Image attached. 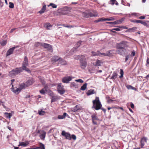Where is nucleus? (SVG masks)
<instances>
[{
  "label": "nucleus",
  "mask_w": 149,
  "mask_h": 149,
  "mask_svg": "<svg viewBox=\"0 0 149 149\" xmlns=\"http://www.w3.org/2000/svg\"><path fill=\"white\" fill-rule=\"evenodd\" d=\"M127 42L126 41H122L117 44L116 47L118 49L117 52L118 54L120 55H122V54H125L126 51L125 48H127L129 47L127 45Z\"/></svg>",
  "instance_id": "1"
},
{
  "label": "nucleus",
  "mask_w": 149,
  "mask_h": 149,
  "mask_svg": "<svg viewBox=\"0 0 149 149\" xmlns=\"http://www.w3.org/2000/svg\"><path fill=\"white\" fill-rule=\"evenodd\" d=\"M93 105L92 107V109H94L96 110L101 109L102 105L98 97H96L95 99L92 101Z\"/></svg>",
  "instance_id": "2"
},
{
  "label": "nucleus",
  "mask_w": 149,
  "mask_h": 149,
  "mask_svg": "<svg viewBox=\"0 0 149 149\" xmlns=\"http://www.w3.org/2000/svg\"><path fill=\"white\" fill-rule=\"evenodd\" d=\"M87 63L85 56L84 55H81V58L80 59V67L82 69H85L86 67Z\"/></svg>",
  "instance_id": "3"
},
{
  "label": "nucleus",
  "mask_w": 149,
  "mask_h": 149,
  "mask_svg": "<svg viewBox=\"0 0 149 149\" xmlns=\"http://www.w3.org/2000/svg\"><path fill=\"white\" fill-rule=\"evenodd\" d=\"M23 70L22 67L16 68L15 69H13L10 71L9 72V74L11 77L15 76L20 74Z\"/></svg>",
  "instance_id": "4"
},
{
  "label": "nucleus",
  "mask_w": 149,
  "mask_h": 149,
  "mask_svg": "<svg viewBox=\"0 0 149 149\" xmlns=\"http://www.w3.org/2000/svg\"><path fill=\"white\" fill-rule=\"evenodd\" d=\"M28 62H26L24 61L22 64V69L23 70H25L28 72L30 73L31 72V70L27 68V66L28 65Z\"/></svg>",
  "instance_id": "5"
},
{
  "label": "nucleus",
  "mask_w": 149,
  "mask_h": 149,
  "mask_svg": "<svg viewBox=\"0 0 149 149\" xmlns=\"http://www.w3.org/2000/svg\"><path fill=\"white\" fill-rule=\"evenodd\" d=\"M61 84H59L57 87V91L61 95H62L64 94L65 90L63 88V86L61 85Z\"/></svg>",
  "instance_id": "6"
},
{
  "label": "nucleus",
  "mask_w": 149,
  "mask_h": 149,
  "mask_svg": "<svg viewBox=\"0 0 149 149\" xmlns=\"http://www.w3.org/2000/svg\"><path fill=\"white\" fill-rule=\"evenodd\" d=\"M72 79V76L65 77H63L62 80V82L65 83H68Z\"/></svg>",
  "instance_id": "7"
},
{
  "label": "nucleus",
  "mask_w": 149,
  "mask_h": 149,
  "mask_svg": "<svg viewBox=\"0 0 149 149\" xmlns=\"http://www.w3.org/2000/svg\"><path fill=\"white\" fill-rule=\"evenodd\" d=\"M61 135L65 137V139L68 140H71V137L70 134L66 133L65 131H63L61 133Z\"/></svg>",
  "instance_id": "8"
},
{
  "label": "nucleus",
  "mask_w": 149,
  "mask_h": 149,
  "mask_svg": "<svg viewBox=\"0 0 149 149\" xmlns=\"http://www.w3.org/2000/svg\"><path fill=\"white\" fill-rule=\"evenodd\" d=\"M41 45L45 48L47 49L48 50L52 51V46L49 44L45 43H42L41 44Z\"/></svg>",
  "instance_id": "9"
},
{
  "label": "nucleus",
  "mask_w": 149,
  "mask_h": 149,
  "mask_svg": "<svg viewBox=\"0 0 149 149\" xmlns=\"http://www.w3.org/2000/svg\"><path fill=\"white\" fill-rule=\"evenodd\" d=\"M88 10L89 17H97L98 16V14L96 12V11L95 10Z\"/></svg>",
  "instance_id": "10"
},
{
  "label": "nucleus",
  "mask_w": 149,
  "mask_h": 149,
  "mask_svg": "<svg viewBox=\"0 0 149 149\" xmlns=\"http://www.w3.org/2000/svg\"><path fill=\"white\" fill-rule=\"evenodd\" d=\"M147 138L145 137H143L141 138L140 141V146L141 148H143L145 145V143L147 142Z\"/></svg>",
  "instance_id": "11"
},
{
  "label": "nucleus",
  "mask_w": 149,
  "mask_h": 149,
  "mask_svg": "<svg viewBox=\"0 0 149 149\" xmlns=\"http://www.w3.org/2000/svg\"><path fill=\"white\" fill-rule=\"evenodd\" d=\"M16 48L15 47H14L9 49L7 51L6 54V56H8L13 54L14 50Z\"/></svg>",
  "instance_id": "12"
},
{
  "label": "nucleus",
  "mask_w": 149,
  "mask_h": 149,
  "mask_svg": "<svg viewBox=\"0 0 149 149\" xmlns=\"http://www.w3.org/2000/svg\"><path fill=\"white\" fill-rule=\"evenodd\" d=\"M13 86V85H12L11 88L12 89V91L15 94H18L21 91V90L19 88H14Z\"/></svg>",
  "instance_id": "13"
},
{
  "label": "nucleus",
  "mask_w": 149,
  "mask_h": 149,
  "mask_svg": "<svg viewBox=\"0 0 149 149\" xmlns=\"http://www.w3.org/2000/svg\"><path fill=\"white\" fill-rule=\"evenodd\" d=\"M29 143V142L28 141H26L23 142H21L19 143L18 146H20L25 147L28 146Z\"/></svg>",
  "instance_id": "14"
},
{
  "label": "nucleus",
  "mask_w": 149,
  "mask_h": 149,
  "mask_svg": "<svg viewBox=\"0 0 149 149\" xmlns=\"http://www.w3.org/2000/svg\"><path fill=\"white\" fill-rule=\"evenodd\" d=\"M34 82V81L33 79H31L27 81L25 83L28 87L32 85Z\"/></svg>",
  "instance_id": "15"
},
{
  "label": "nucleus",
  "mask_w": 149,
  "mask_h": 149,
  "mask_svg": "<svg viewBox=\"0 0 149 149\" xmlns=\"http://www.w3.org/2000/svg\"><path fill=\"white\" fill-rule=\"evenodd\" d=\"M102 63V62L101 60H97L95 63H93V65L96 66H101V64Z\"/></svg>",
  "instance_id": "16"
},
{
  "label": "nucleus",
  "mask_w": 149,
  "mask_h": 149,
  "mask_svg": "<svg viewBox=\"0 0 149 149\" xmlns=\"http://www.w3.org/2000/svg\"><path fill=\"white\" fill-rule=\"evenodd\" d=\"M46 134L45 132L44 131H42L41 134L39 135V137L42 140H44L45 139Z\"/></svg>",
  "instance_id": "17"
},
{
  "label": "nucleus",
  "mask_w": 149,
  "mask_h": 149,
  "mask_svg": "<svg viewBox=\"0 0 149 149\" xmlns=\"http://www.w3.org/2000/svg\"><path fill=\"white\" fill-rule=\"evenodd\" d=\"M44 27L47 29H50L52 27V25L49 23H45L44 24Z\"/></svg>",
  "instance_id": "18"
},
{
  "label": "nucleus",
  "mask_w": 149,
  "mask_h": 149,
  "mask_svg": "<svg viewBox=\"0 0 149 149\" xmlns=\"http://www.w3.org/2000/svg\"><path fill=\"white\" fill-rule=\"evenodd\" d=\"M60 58H61L60 57L56 56H55L52 58V61L54 62H56L58 61H59Z\"/></svg>",
  "instance_id": "19"
},
{
  "label": "nucleus",
  "mask_w": 149,
  "mask_h": 149,
  "mask_svg": "<svg viewBox=\"0 0 149 149\" xmlns=\"http://www.w3.org/2000/svg\"><path fill=\"white\" fill-rule=\"evenodd\" d=\"M19 88L21 91L22 89L28 87L26 83H23L19 85Z\"/></svg>",
  "instance_id": "20"
},
{
  "label": "nucleus",
  "mask_w": 149,
  "mask_h": 149,
  "mask_svg": "<svg viewBox=\"0 0 149 149\" xmlns=\"http://www.w3.org/2000/svg\"><path fill=\"white\" fill-rule=\"evenodd\" d=\"M47 85H45L44 88L40 91V93L43 94H45L46 93V91H47Z\"/></svg>",
  "instance_id": "21"
},
{
  "label": "nucleus",
  "mask_w": 149,
  "mask_h": 149,
  "mask_svg": "<svg viewBox=\"0 0 149 149\" xmlns=\"http://www.w3.org/2000/svg\"><path fill=\"white\" fill-rule=\"evenodd\" d=\"M58 63L63 65H66L67 64L65 61L61 58L58 61Z\"/></svg>",
  "instance_id": "22"
},
{
  "label": "nucleus",
  "mask_w": 149,
  "mask_h": 149,
  "mask_svg": "<svg viewBox=\"0 0 149 149\" xmlns=\"http://www.w3.org/2000/svg\"><path fill=\"white\" fill-rule=\"evenodd\" d=\"M46 5H44L42 7L41 10L38 12V13L41 14H42L45 12L46 9Z\"/></svg>",
  "instance_id": "23"
},
{
  "label": "nucleus",
  "mask_w": 149,
  "mask_h": 149,
  "mask_svg": "<svg viewBox=\"0 0 149 149\" xmlns=\"http://www.w3.org/2000/svg\"><path fill=\"white\" fill-rule=\"evenodd\" d=\"M82 15L83 17H89V16L88 15V10H87L82 13Z\"/></svg>",
  "instance_id": "24"
},
{
  "label": "nucleus",
  "mask_w": 149,
  "mask_h": 149,
  "mask_svg": "<svg viewBox=\"0 0 149 149\" xmlns=\"http://www.w3.org/2000/svg\"><path fill=\"white\" fill-rule=\"evenodd\" d=\"M4 114L5 115L6 117L7 118L10 119L12 116V114L11 113L5 112L4 113Z\"/></svg>",
  "instance_id": "25"
},
{
  "label": "nucleus",
  "mask_w": 149,
  "mask_h": 149,
  "mask_svg": "<svg viewBox=\"0 0 149 149\" xmlns=\"http://www.w3.org/2000/svg\"><path fill=\"white\" fill-rule=\"evenodd\" d=\"M92 56H100V52L99 51L95 52H92Z\"/></svg>",
  "instance_id": "26"
},
{
  "label": "nucleus",
  "mask_w": 149,
  "mask_h": 149,
  "mask_svg": "<svg viewBox=\"0 0 149 149\" xmlns=\"http://www.w3.org/2000/svg\"><path fill=\"white\" fill-rule=\"evenodd\" d=\"M94 93V90H90L88 91L86 93V94L88 95H89Z\"/></svg>",
  "instance_id": "27"
},
{
  "label": "nucleus",
  "mask_w": 149,
  "mask_h": 149,
  "mask_svg": "<svg viewBox=\"0 0 149 149\" xmlns=\"http://www.w3.org/2000/svg\"><path fill=\"white\" fill-rule=\"evenodd\" d=\"M137 29V28L136 27H134L131 28H129L128 29L127 31L128 32H134Z\"/></svg>",
  "instance_id": "28"
},
{
  "label": "nucleus",
  "mask_w": 149,
  "mask_h": 149,
  "mask_svg": "<svg viewBox=\"0 0 149 149\" xmlns=\"http://www.w3.org/2000/svg\"><path fill=\"white\" fill-rule=\"evenodd\" d=\"M67 113H64L63 115H58V118L59 119H63L66 116Z\"/></svg>",
  "instance_id": "29"
},
{
  "label": "nucleus",
  "mask_w": 149,
  "mask_h": 149,
  "mask_svg": "<svg viewBox=\"0 0 149 149\" xmlns=\"http://www.w3.org/2000/svg\"><path fill=\"white\" fill-rule=\"evenodd\" d=\"M7 43V41L6 40H3L0 42V44L2 46H4L6 45Z\"/></svg>",
  "instance_id": "30"
},
{
  "label": "nucleus",
  "mask_w": 149,
  "mask_h": 149,
  "mask_svg": "<svg viewBox=\"0 0 149 149\" xmlns=\"http://www.w3.org/2000/svg\"><path fill=\"white\" fill-rule=\"evenodd\" d=\"M87 84L85 83L80 88V89L81 90L84 91L85 90L86 88Z\"/></svg>",
  "instance_id": "31"
},
{
  "label": "nucleus",
  "mask_w": 149,
  "mask_h": 149,
  "mask_svg": "<svg viewBox=\"0 0 149 149\" xmlns=\"http://www.w3.org/2000/svg\"><path fill=\"white\" fill-rule=\"evenodd\" d=\"M117 74L116 72H114L111 77V79H115L117 77Z\"/></svg>",
  "instance_id": "32"
},
{
  "label": "nucleus",
  "mask_w": 149,
  "mask_h": 149,
  "mask_svg": "<svg viewBox=\"0 0 149 149\" xmlns=\"http://www.w3.org/2000/svg\"><path fill=\"white\" fill-rule=\"evenodd\" d=\"M58 98L57 96H54L51 99V102H52L57 101L58 100Z\"/></svg>",
  "instance_id": "33"
},
{
  "label": "nucleus",
  "mask_w": 149,
  "mask_h": 149,
  "mask_svg": "<svg viewBox=\"0 0 149 149\" xmlns=\"http://www.w3.org/2000/svg\"><path fill=\"white\" fill-rule=\"evenodd\" d=\"M92 120H96L98 119V118L96 115L93 114L91 116Z\"/></svg>",
  "instance_id": "34"
},
{
  "label": "nucleus",
  "mask_w": 149,
  "mask_h": 149,
  "mask_svg": "<svg viewBox=\"0 0 149 149\" xmlns=\"http://www.w3.org/2000/svg\"><path fill=\"white\" fill-rule=\"evenodd\" d=\"M38 114L40 116H42L44 115L45 113V112L42 110L41 111H38Z\"/></svg>",
  "instance_id": "35"
},
{
  "label": "nucleus",
  "mask_w": 149,
  "mask_h": 149,
  "mask_svg": "<svg viewBox=\"0 0 149 149\" xmlns=\"http://www.w3.org/2000/svg\"><path fill=\"white\" fill-rule=\"evenodd\" d=\"M106 98L107 100V102L108 103H110L112 101H113V100H112L111 99H110V97L108 96H107L106 97Z\"/></svg>",
  "instance_id": "36"
},
{
  "label": "nucleus",
  "mask_w": 149,
  "mask_h": 149,
  "mask_svg": "<svg viewBox=\"0 0 149 149\" xmlns=\"http://www.w3.org/2000/svg\"><path fill=\"white\" fill-rule=\"evenodd\" d=\"M120 78H121L123 77L124 74V72L123 70L122 69L120 70Z\"/></svg>",
  "instance_id": "37"
},
{
  "label": "nucleus",
  "mask_w": 149,
  "mask_h": 149,
  "mask_svg": "<svg viewBox=\"0 0 149 149\" xmlns=\"http://www.w3.org/2000/svg\"><path fill=\"white\" fill-rule=\"evenodd\" d=\"M14 4L12 2L9 3V7L11 8H14Z\"/></svg>",
  "instance_id": "38"
},
{
  "label": "nucleus",
  "mask_w": 149,
  "mask_h": 149,
  "mask_svg": "<svg viewBox=\"0 0 149 149\" xmlns=\"http://www.w3.org/2000/svg\"><path fill=\"white\" fill-rule=\"evenodd\" d=\"M124 19H123V18L121 19H120L119 20L116 21V23L117 24H120L122 22V21Z\"/></svg>",
  "instance_id": "39"
},
{
  "label": "nucleus",
  "mask_w": 149,
  "mask_h": 149,
  "mask_svg": "<svg viewBox=\"0 0 149 149\" xmlns=\"http://www.w3.org/2000/svg\"><path fill=\"white\" fill-rule=\"evenodd\" d=\"M139 23H141L145 26H146L147 25V24L145 22H143L142 20H139Z\"/></svg>",
  "instance_id": "40"
},
{
  "label": "nucleus",
  "mask_w": 149,
  "mask_h": 149,
  "mask_svg": "<svg viewBox=\"0 0 149 149\" xmlns=\"http://www.w3.org/2000/svg\"><path fill=\"white\" fill-rule=\"evenodd\" d=\"M49 6H51L53 8H57V6L54 3H50Z\"/></svg>",
  "instance_id": "41"
},
{
  "label": "nucleus",
  "mask_w": 149,
  "mask_h": 149,
  "mask_svg": "<svg viewBox=\"0 0 149 149\" xmlns=\"http://www.w3.org/2000/svg\"><path fill=\"white\" fill-rule=\"evenodd\" d=\"M81 58V55H77L75 56L74 57V58L76 60H78L79 59Z\"/></svg>",
  "instance_id": "42"
},
{
  "label": "nucleus",
  "mask_w": 149,
  "mask_h": 149,
  "mask_svg": "<svg viewBox=\"0 0 149 149\" xmlns=\"http://www.w3.org/2000/svg\"><path fill=\"white\" fill-rule=\"evenodd\" d=\"M75 81L77 82H79L81 83H82L84 82L81 79L76 80Z\"/></svg>",
  "instance_id": "43"
},
{
  "label": "nucleus",
  "mask_w": 149,
  "mask_h": 149,
  "mask_svg": "<svg viewBox=\"0 0 149 149\" xmlns=\"http://www.w3.org/2000/svg\"><path fill=\"white\" fill-rule=\"evenodd\" d=\"M107 23L110 24H117L116 23V21H115L113 22H107Z\"/></svg>",
  "instance_id": "44"
},
{
  "label": "nucleus",
  "mask_w": 149,
  "mask_h": 149,
  "mask_svg": "<svg viewBox=\"0 0 149 149\" xmlns=\"http://www.w3.org/2000/svg\"><path fill=\"white\" fill-rule=\"evenodd\" d=\"M71 137L74 140H75L76 139V136L74 134L72 135Z\"/></svg>",
  "instance_id": "45"
},
{
  "label": "nucleus",
  "mask_w": 149,
  "mask_h": 149,
  "mask_svg": "<svg viewBox=\"0 0 149 149\" xmlns=\"http://www.w3.org/2000/svg\"><path fill=\"white\" fill-rule=\"evenodd\" d=\"M135 51L134 50L132 52L131 55L132 56H134L135 55Z\"/></svg>",
  "instance_id": "46"
},
{
  "label": "nucleus",
  "mask_w": 149,
  "mask_h": 149,
  "mask_svg": "<svg viewBox=\"0 0 149 149\" xmlns=\"http://www.w3.org/2000/svg\"><path fill=\"white\" fill-rule=\"evenodd\" d=\"M103 55L104 56H108L109 54H106L105 53H101L100 52V55Z\"/></svg>",
  "instance_id": "47"
},
{
  "label": "nucleus",
  "mask_w": 149,
  "mask_h": 149,
  "mask_svg": "<svg viewBox=\"0 0 149 149\" xmlns=\"http://www.w3.org/2000/svg\"><path fill=\"white\" fill-rule=\"evenodd\" d=\"M118 27L120 28H123L124 29H128V28L126 27V26H118Z\"/></svg>",
  "instance_id": "48"
},
{
  "label": "nucleus",
  "mask_w": 149,
  "mask_h": 149,
  "mask_svg": "<svg viewBox=\"0 0 149 149\" xmlns=\"http://www.w3.org/2000/svg\"><path fill=\"white\" fill-rule=\"evenodd\" d=\"M112 5H113L116 1V0H110Z\"/></svg>",
  "instance_id": "49"
},
{
  "label": "nucleus",
  "mask_w": 149,
  "mask_h": 149,
  "mask_svg": "<svg viewBox=\"0 0 149 149\" xmlns=\"http://www.w3.org/2000/svg\"><path fill=\"white\" fill-rule=\"evenodd\" d=\"M130 56V55H127V56H125V62L127 61L128 58H129V57Z\"/></svg>",
  "instance_id": "50"
},
{
  "label": "nucleus",
  "mask_w": 149,
  "mask_h": 149,
  "mask_svg": "<svg viewBox=\"0 0 149 149\" xmlns=\"http://www.w3.org/2000/svg\"><path fill=\"white\" fill-rule=\"evenodd\" d=\"M71 86L75 87L76 86V84L74 82H72L71 84Z\"/></svg>",
  "instance_id": "51"
},
{
  "label": "nucleus",
  "mask_w": 149,
  "mask_h": 149,
  "mask_svg": "<svg viewBox=\"0 0 149 149\" xmlns=\"http://www.w3.org/2000/svg\"><path fill=\"white\" fill-rule=\"evenodd\" d=\"M62 25L63 26L69 28V27H72V26H70V25H66L65 24H63Z\"/></svg>",
  "instance_id": "52"
},
{
  "label": "nucleus",
  "mask_w": 149,
  "mask_h": 149,
  "mask_svg": "<svg viewBox=\"0 0 149 149\" xmlns=\"http://www.w3.org/2000/svg\"><path fill=\"white\" fill-rule=\"evenodd\" d=\"M49 95L52 98L55 96L53 92L50 93Z\"/></svg>",
  "instance_id": "53"
},
{
  "label": "nucleus",
  "mask_w": 149,
  "mask_h": 149,
  "mask_svg": "<svg viewBox=\"0 0 149 149\" xmlns=\"http://www.w3.org/2000/svg\"><path fill=\"white\" fill-rule=\"evenodd\" d=\"M104 18H99V21L100 22H102V21H105V20H104Z\"/></svg>",
  "instance_id": "54"
},
{
  "label": "nucleus",
  "mask_w": 149,
  "mask_h": 149,
  "mask_svg": "<svg viewBox=\"0 0 149 149\" xmlns=\"http://www.w3.org/2000/svg\"><path fill=\"white\" fill-rule=\"evenodd\" d=\"M82 41H79L77 43V45H78V47L80 46L81 44Z\"/></svg>",
  "instance_id": "55"
},
{
  "label": "nucleus",
  "mask_w": 149,
  "mask_h": 149,
  "mask_svg": "<svg viewBox=\"0 0 149 149\" xmlns=\"http://www.w3.org/2000/svg\"><path fill=\"white\" fill-rule=\"evenodd\" d=\"M130 106L131 108L132 109H133L134 108V104L132 102L130 103Z\"/></svg>",
  "instance_id": "56"
},
{
  "label": "nucleus",
  "mask_w": 149,
  "mask_h": 149,
  "mask_svg": "<svg viewBox=\"0 0 149 149\" xmlns=\"http://www.w3.org/2000/svg\"><path fill=\"white\" fill-rule=\"evenodd\" d=\"M24 61H26V62H28V58H27V57L26 56H25L24 57Z\"/></svg>",
  "instance_id": "57"
},
{
  "label": "nucleus",
  "mask_w": 149,
  "mask_h": 149,
  "mask_svg": "<svg viewBox=\"0 0 149 149\" xmlns=\"http://www.w3.org/2000/svg\"><path fill=\"white\" fill-rule=\"evenodd\" d=\"M126 87L128 89H131L132 86L130 85H127Z\"/></svg>",
  "instance_id": "58"
},
{
  "label": "nucleus",
  "mask_w": 149,
  "mask_h": 149,
  "mask_svg": "<svg viewBox=\"0 0 149 149\" xmlns=\"http://www.w3.org/2000/svg\"><path fill=\"white\" fill-rule=\"evenodd\" d=\"M3 6V3L1 2V0H0V7H2Z\"/></svg>",
  "instance_id": "59"
},
{
  "label": "nucleus",
  "mask_w": 149,
  "mask_h": 149,
  "mask_svg": "<svg viewBox=\"0 0 149 149\" xmlns=\"http://www.w3.org/2000/svg\"><path fill=\"white\" fill-rule=\"evenodd\" d=\"M40 81L41 82L42 84L43 85H45V82L43 80H40Z\"/></svg>",
  "instance_id": "60"
},
{
  "label": "nucleus",
  "mask_w": 149,
  "mask_h": 149,
  "mask_svg": "<svg viewBox=\"0 0 149 149\" xmlns=\"http://www.w3.org/2000/svg\"><path fill=\"white\" fill-rule=\"evenodd\" d=\"M101 109L102 111H103L104 113H105L106 112V109H104V108H102L101 107V109Z\"/></svg>",
  "instance_id": "61"
},
{
  "label": "nucleus",
  "mask_w": 149,
  "mask_h": 149,
  "mask_svg": "<svg viewBox=\"0 0 149 149\" xmlns=\"http://www.w3.org/2000/svg\"><path fill=\"white\" fill-rule=\"evenodd\" d=\"M145 18V17L144 16H141L139 17V18L141 19H144Z\"/></svg>",
  "instance_id": "62"
},
{
  "label": "nucleus",
  "mask_w": 149,
  "mask_h": 149,
  "mask_svg": "<svg viewBox=\"0 0 149 149\" xmlns=\"http://www.w3.org/2000/svg\"><path fill=\"white\" fill-rule=\"evenodd\" d=\"M113 30H114L116 31H120V29L118 28H114V29H113Z\"/></svg>",
  "instance_id": "63"
},
{
  "label": "nucleus",
  "mask_w": 149,
  "mask_h": 149,
  "mask_svg": "<svg viewBox=\"0 0 149 149\" xmlns=\"http://www.w3.org/2000/svg\"><path fill=\"white\" fill-rule=\"evenodd\" d=\"M146 64L149 65V58H148L147 59Z\"/></svg>",
  "instance_id": "64"
}]
</instances>
